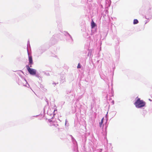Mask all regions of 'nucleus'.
Returning <instances> with one entry per match:
<instances>
[{
    "instance_id": "30",
    "label": "nucleus",
    "mask_w": 152,
    "mask_h": 152,
    "mask_svg": "<svg viewBox=\"0 0 152 152\" xmlns=\"http://www.w3.org/2000/svg\"><path fill=\"white\" fill-rule=\"evenodd\" d=\"M112 96H113V94L112 93Z\"/></svg>"
},
{
    "instance_id": "17",
    "label": "nucleus",
    "mask_w": 152,
    "mask_h": 152,
    "mask_svg": "<svg viewBox=\"0 0 152 152\" xmlns=\"http://www.w3.org/2000/svg\"><path fill=\"white\" fill-rule=\"evenodd\" d=\"M138 23V20L137 19H134L133 21V24H136Z\"/></svg>"
},
{
    "instance_id": "10",
    "label": "nucleus",
    "mask_w": 152,
    "mask_h": 152,
    "mask_svg": "<svg viewBox=\"0 0 152 152\" xmlns=\"http://www.w3.org/2000/svg\"><path fill=\"white\" fill-rule=\"evenodd\" d=\"M28 57L29 64L30 65V67H32V65L33 64L32 56L30 55L29 53L28 52Z\"/></svg>"
},
{
    "instance_id": "8",
    "label": "nucleus",
    "mask_w": 152,
    "mask_h": 152,
    "mask_svg": "<svg viewBox=\"0 0 152 152\" xmlns=\"http://www.w3.org/2000/svg\"><path fill=\"white\" fill-rule=\"evenodd\" d=\"M46 50L44 48L43 46H40L37 49V52L39 54H42L46 51Z\"/></svg>"
},
{
    "instance_id": "29",
    "label": "nucleus",
    "mask_w": 152,
    "mask_h": 152,
    "mask_svg": "<svg viewBox=\"0 0 152 152\" xmlns=\"http://www.w3.org/2000/svg\"><path fill=\"white\" fill-rule=\"evenodd\" d=\"M112 102V103H113V104H114V101H113Z\"/></svg>"
},
{
    "instance_id": "3",
    "label": "nucleus",
    "mask_w": 152,
    "mask_h": 152,
    "mask_svg": "<svg viewBox=\"0 0 152 152\" xmlns=\"http://www.w3.org/2000/svg\"><path fill=\"white\" fill-rule=\"evenodd\" d=\"M135 100L134 104L137 108H140L145 106V102L143 100H140V98L137 97Z\"/></svg>"
},
{
    "instance_id": "9",
    "label": "nucleus",
    "mask_w": 152,
    "mask_h": 152,
    "mask_svg": "<svg viewBox=\"0 0 152 152\" xmlns=\"http://www.w3.org/2000/svg\"><path fill=\"white\" fill-rule=\"evenodd\" d=\"M54 36H53L50 39L49 44L50 46L55 44L57 42V40L55 38Z\"/></svg>"
},
{
    "instance_id": "12",
    "label": "nucleus",
    "mask_w": 152,
    "mask_h": 152,
    "mask_svg": "<svg viewBox=\"0 0 152 152\" xmlns=\"http://www.w3.org/2000/svg\"><path fill=\"white\" fill-rule=\"evenodd\" d=\"M106 6L107 7H109L110 6L111 4V1L110 0H107L106 1Z\"/></svg>"
},
{
    "instance_id": "18",
    "label": "nucleus",
    "mask_w": 152,
    "mask_h": 152,
    "mask_svg": "<svg viewBox=\"0 0 152 152\" xmlns=\"http://www.w3.org/2000/svg\"><path fill=\"white\" fill-rule=\"evenodd\" d=\"M35 76L38 77V78L39 79V80H40V78H41V77L40 76L39 74V73H36V75H35Z\"/></svg>"
},
{
    "instance_id": "15",
    "label": "nucleus",
    "mask_w": 152,
    "mask_h": 152,
    "mask_svg": "<svg viewBox=\"0 0 152 152\" xmlns=\"http://www.w3.org/2000/svg\"><path fill=\"white\" fill-rule=\"evenodd\" d=\"M152 9L151 7H150L148 10L147 14L148 15H152V12L151 11Z\"/></svg>"
},
{
    "instance_id": "6",
    "label": "nucleus",
    "mask_w": 152,
    "mask_h": 152,
    "mask_svg": "<svg viewBox=\"0 0 152 152\" xmlns=\"http://www.w3.org/2000/svg\"><path fill=\"white\" fill-rule=\"evenodd\" d=\"M72 141L73 144V146L72 148V152H78V146L77 142L74 138H72Z\"/></svg>"
},
{
    "instance_id": "28",
    "label": "nucleus",
    "mask_w": 152,
    "mask_h": 152,
    "mask_svg": "<svg viewBox=\"0 0 152 152\" xmlns=\"http://www.w3.org/2000/svg\"><path fill=\"white\" fill-rule=\"evenodd\" d=\"M112 89H113V88H112L111 92H112H112L113 93V90H112Z\"/></svg>"
},
{
    "instance_id": "20",
    "label": "nucleus",
    "mask_w": 152,
    "mask_h": 152,
    "mask_svg": "<svg viewBox=\"0 0 152 152\" xmlns=\"http://www.w3.org/2000/svg\"><path fill=\"white\" fill-rule=\"evenodd\" d=\"M65 125L66 126H68L69 125V124L68 123L66 119L65 122Z\"/></svg>"
},
{
    "instance_id": "22",
    "label": "nucleus",
    "mask_w": 152,
    "mask_h": 152,
    "mask_svg": "<svg viewBox=\"0 0 152 152\" xmlns=\"http://www.w3.org/2000/svg\"><path fill=\"white\" fill-rule=\"evenodd\" d=\"M81 67V65L80 64V63H79L78 64L77 66V69H80V68Z\"/></svg>"
},
{
    "instance_id": "19",
    "label": "nucleus",
    "mask_w": 152,
    "mask_h": 152,
    "mask_svg": "<svg viewBox=\"0 0 152 152\" xmlns=\"http://www.w3.org/2000/svg\"><path fill=\"white\" fill-rule=\"evenodd\" d=\"M29 47L30 48L29 42V41H28V42L27 44V50L28 52V48Z\"/></svg>"
},
{
    "instance_id": "32",
    "label": "nucleus",
    "mask_w": 152,
    "mask_h": 152,
    "mask_svg": "<svg viewBox=\"0 0 152 152\" xmlns=\"http://www.w3.org/2000/svg\"><path fill=\"white\" fill-rule=\"evenodd\" d=\"M116 113H115V114L114 115H116Z\"/></svg>"
},
{
    "instance_id": "23",
    "label": "nucleus",
    "mask_w": 152,
    "mask_h": 152,
    "mask_svg": "<svg viewBox=\"0 0 152 152\" xmlns=\"http://www.w3.org/2000/svg\"><path fill=\"white\" fill-rule=\"evenodd\" d=\"M95 31H96L95 30V32H93V30H91V35H94L95 33Z\"/></svg>"
},
{
    "instance_id": "14",
    "label": "nucleus",
    "mask_w": 152,
    "mask_h": 152,
    "mask_svg": "<svg viewBox=\"0 0 152 152\" xmlns=\"http://www.w3.org/2000/svg\"><path fill=\"white\" fill-rule=\"evenodd\" d=\"M96 26V24L92 20L91 22V28L93 29Z\"/></svg>"
},
{
    "instance_id": "31",
    "label": "nucleus",
    "mask_w": 152,
    "mask_h": 152,
    "mask_svg": "<svg viewBox=\"0 0 152 152\" xmlns=\"http://www.w3.org/2000/svg\"><path fill=\"white\" fill-rule=\"evenodd\" d=\"M75 112H76V110H75Z\"/></svg>"
},
{
    "instance_id": "2",
    "label": "nucleus",
    "mask_w": 152,
    "mask_h": 152,
    "mask_svg": "<svg viewBox=\"0 0 152 152\" xmlns=\"http://www.w3.org/2000/svg\"><path fill=\"white\" fill-rule=\"evenodd\" d=\"M57 110L56 109H54L52 107L50 108L48 106H46L44 107V112L45 113V112H46L47 113L48 115L50 116H53L51 118L48 120L50 122L52 121V120H51V119L53 118V117H54V115H55V112L57 111Z\"/></svg>"
},
{
    "instance_id": "11",
    "label": "nucleus",
    "mask_w": 152,
    "mask_h": 152,
    "mask_svg": "<svg viewBox=\"0 0 152 152\" xmlns=\"http://www.w3.org/2000/svg\"><path fill=\"white\" fill-rule=\"evenodd\" d=\"M60 81L62 83H63L65 82V77L64 75H61L60 77Z\"/></svg>"
},
{
    "instance_id": "26",
    "label": "nucleus",
    "mask_w": 152,
    "mask_h": 152,
    "mask_svg": "<svg viewBox=\"0 0 152 152\" xmlns=\"http://www.w3.org/2000/svg\"><path fill=\"white\" fill-rule=\"evenodd\" d=\"M71 91H67V94H70L71 93Z\"/></svg>"
},
{
    "instance_id": "7",
    "label": "nucleus",
    "mask_w": 152,
    "mask_h": 152,
    "mask_svg": "<svg viewBox=\"0 0 152 152\" xmlns=\"http://www.w3.org/2000/svg\"><path fill=\"white\" fill-rule=\"evenodd\" d=\"M26 67L30 75H36V69L30 68L28 65H26Z\"/></svg>"
},
{
    "instance_id": "24",
    "label": "nucleus",
    "mask_w": 152,
    "mask_h": 152,
    "mask_svg": "<svg viewBox=\"0 0 152 152\" xmlns=\"http://www.w3.org/2000/svg\"><path fill=\"white\" fill-rule=\"evenodd\" d=\"M91 52H90V51H89L88 53V56H89V55H91Z\"/></svg>"
},
{
    "instance_id": "1",
    "label": "nucleus",
    "mask_w": 152,
    "mask_h": 152,
    "mask_svg": "<svg viewBox=\"0 0 152 152\" xmlns=\"http://www.w3.org/2000/svg\"><path fill=\"white\" fill-rule=\"evenodd\" d=\"M20 78L18 77L16 79V82L20 86H25L27 87H29L30 86L28 83L25 77L20 74L19 75Z\"/></svg>"
},
{
    "instance_id": "4",
    "label": "nucleus",
    "mask_w": 152,
    "mask_h": 152,
    "mask_svg": "<svg viewBox=\"0 0 152 152\" xmlns=\"http://www.w3.org/2000/svg\"><path fill=\"white\" fill-rule=\"evenodd\" d=\"M66 37V41L70 44H72L73 40L71 35L67 31H64L63 33Z\"/></svg>"
},
{
    "instance_id": "27",
    "label": "nucleus",
    "mask_w": 152,
    "mask_h": 152,
    "mask_svg": "<svg viewBox=\"0 0 152 152\" xmlns=\"http://www.w3.org/2000/svg\"><path fill=\"white\" fill-rule=\"evenodd\" d=\"M38 116V115H36V116H32L31 117V118H32L33 117H37V116Z\"/></svg>"
},
{
    "instance_id": "5",
    "label": "nucleus",
    "mask_w": 152,
    "mask_h": 152,
    "mask_svg": "<svg viewBox=\"0 0 152 152\" xmlns=\"http://www.w3.org/2000/svg\"><path fill=\"white\" fill-rule=\"evenodd\" d=\"M92 0H82V3L85 4V7L87 8L86 9H88L89 10H90L91 7V4L90 3L91 1Z\"/></svg>"
},
{
    "instance_id": "16",
    "label": "nucleus",
    "mask_w": 152,
    "mask_h": 152,
    "mask_svg": "<svg viewBox=\"0 0 152 152\" xmlns=\"http://www.w3.org/2000/svg\"><path fill=\"white\" fill-rule=\"evenodd\" d=\"M104 119V118H102V119H101V122H99V126L100 127H102V124H103V123Z\"/></svg>"
},
{
    "instance_id": "25",
    "label": "nucleus",
    "mask_w": 152,
    "mask_h": 152,
    "mask_svg": "<svg viewBox=\"0 0 152 152\" xmlns=\"http://www.w3.org/2000/svg\"><path fill=\"white\" fill-rule=\"evenodd\" d=\"M69 136L71 137V140L72 139V138H73L74 137L72 136L71 135H69Z\"/></svg>"
},
{
    "instance_id": "21",
    "label": "nucleus",
    "mask_w": 152,
    "mask_h": 152,
    "mask_svg": "<svg viewBox=\"0 0 152 152\" xmlns=\"http://www.w3.org/2000/svg\"><path fill=\"white\" fill-rule=\"evenodd\" d=\"M148 111L150 113H152V107H150L149 110H148Z\"/></svg>"
},
{
    "instance_id": "13",
    "label": "nucleus",
    "mask_w": 152,
    "mask_h": 152,
    "mask_svg": "<svg viewBox=\"0 0 152 152\" xmlns=\"http://www.w3.org/2000/svg\"><path fill=\"white\" fill-rule=\"evenodd\" d=\"M147 113V111L146 110L142 109L141 110V113L143 115V117H145V115Z\"/></svg>"
},
{
    "instance_id": "33",
    "label": "nucleus",
    "mask_w": 152,
    "mask_h": 152,
    "mask_svg": "<svg viewBox=\"0 0 152 152\" xmlns=\"http://www.w3.org/2000/svg\"><path fill=\"white\" fill-rule=\"evenodd\" d=\"M149 100L151 101V100L150 99H149Z\"/></svg>"
}]
</instances>
